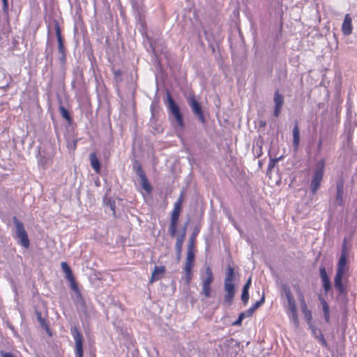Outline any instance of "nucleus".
Masks as SVG:
<instances>
[{
	"label": "nucleus",
	"instance_id": "obj_1",
	"mask_svg": "<svg viewBox=\"0 0 357 357\" xmlns=\"http://www.w3.org/2000/svg\"><path fill=\"white\" fill-rule=\"evenodd\" d=\"M326 161L324 159L318 160L313 167L310 181V190L315 194L321 187L325 172Z\"/></svg>",
	"mask_w": 357,
	"mask_h": 357
},
{
	"label": "nucleus",
	"instance_id": "obj_2",
	"mask_svg": "<svg viewBox=\"0 0 357 357\" xmlns=\"http://www.w3.org/2000/svg\"><path fill=\"white\" fill-rule=\"evenodd\" d=\"M234 279V270L231 266H229L226 270V276L224 282V289L225 291L224 300L228 305H231L235 295Z\"/></svg>",
	"mask_w": 357,
	"mask_h": 357
},
{
	"label": "nucleus",
	"instance_id": "obj_3",
	"mask_svg": "<svg viewBox=\"0 0 357 357\" xmlns=\"http://www.w3.org/2000/svg\"><path fill=\"white\" fill-rule=\"evenodd\" d=\"M166 106L169 111V113L172 116L177 124V126L181 129L184 128V123L183 115L181 113L179 107L174 100L169 92L167 93V99L165 101Z\"/></svg>",
	"mask_w": 357,
	"mask_h": 357
},
{
	"label": "nucleus",
	"instance_id": "obj_4",
	"mask_svg": "<svg viewBox=\"0 0 357 357\" xmlns=\"http://www.w3.org/2000/svg\"><path fill=\"white\" fill-rule=\"evenodd\" d=\"M183 195V194L181 192L180 197L174 205V209L171 214L169 231L172 237H174L177 231L178 221L182 209Z\"/></svg>",
	"mask_w": 357,
	"mask_h": 357
},
{
	"label": "nucleus",
	"instance_id": "obj_5",
	"mask_svg": "<svg viewBox=\"0 0 357 357\" xmlns=\"http://www.w3.org/2000/svg\"><path fill=\"white\" fill-rule=\"evenodd\" d=\"M200 279L202 280V294L206 297L209 298L211 295V284L213 282L214 278L211 268L207 266L205 268L204 273L202 272L200 274Z\"/></svg>",
	"mask_w": 357,
	"mask_h": 357
},
{
	"label": "nucleus",
	"instance_id": "obj_6",
	"mask_svg": "<svg viewBox=\"0 0 357 357\" xmlns=\"http://www.w3.org/2000/svg\"><path fill=\"white\" fill-rule=\"evenodd\" d=\"M13 222L16 229L15 238L21 245L26 248H29L30 243L24 225L16 217L13 218Z\"/></svg>",
	"mask_w": 357,
	"mask_h": 357
},
{
	"label": "nucleus",
	"instance_id": "obj_7",
	"mask_svg": "<svg viewBox=\"0 0 357 357\" xmlns=\"http://www.w3.org/2000/svg\"><path fill=\"white\" fill-rule=\"evenodd\" d=\"M70 333L75 340V357H84L83 342L84 337L77 326L70 327Z\"/></svg>",
	"mask_w": 357,
	"mask_h": 357
},
{
	"label": "nucleus",
	"instance_id": "obj_8",
	"mask_svg": "<svg viewBox=\"0 0 357 357\" xmlns=\"http://www.w3.org/2000/svg\"><path fill=\"white\" fill-rule=\"evenodd\" d=\"M48 41L52 44L57 43V45H63V40L58 22H54L53 27L49 29Z\"/></svg>",
	"mask_w": 357,
	"mask_h": 357
},
{
	"label": "nucleus",
	"instance_id": "obj_9",
	"mask_svg": "<svg viewBox=\"0 0 357 357\" xmlns=\"http://www.w3.org/2000/svg\"><path fill=\"white\" fill-rule=\"evenodd\" d=\"M188 102L193 113L197 116L198 119L202 123H205L206 119L199 102L195 99L194 96L190 97L188 100Z\"/></svg>",
	"mask_w": 357,
	"mask_h": 357
},
{
	"label": "nucleus",
	"instance_id": "obj_10",
	"mask_svg": "<svg viewBox=\"0 0 357 357\" xmlns=\"http://www.w3.org/2000/svg\"><path fill=\"white\" fill-rule=\"evenodd\" d=\"M346 273L342 272L336 271V274L334 279V287L335 289L337 291L338 294L342 295L344 294V287L342 284V279Z\"/></svg>",
	"mask_w": 357,
	"mask_h": 357
},
{
	"label": "nucleus",
	"instance_id": "obj_11",
	"mask_svg": "<svg viewBox=\"0 0 357 357\" xmlns=\"http://www.w3.org/2000/svg\"><path fill=\"white\" fill-rule=\"evenodd\" d=\"M320 277L321 278L323 287L324 291L327 293L331 288L330 279L326 273L324 266H321L319 268Z\"/></svg>",
	"mask_w": 357,
	"mask_h": 357
},
{
	"label": "nucleus",
	"instance_id": "obj_12",
	"mask_svg": "<svg viewBox=\"0 0 357 357\" xmlns=\"http://www.w3.org/2000/svg\"><path fill=\"white\" fill-rule=\"evenodd\" d=\"M336 189H337L336 201L337 202V204L341 206L343 204V196H344V181H343V180H339L337 182Z\"/></svg>",
	"mask_w": 357,
	"mask_h": 357
},
{
	"label": "nucleus",
	"instance_id": "obj_13",
	"mask_svg": "<svg viewBox=\"0 0 357 357\" xmlns=\"http://www.w3.org/2000/svg\"><path fill=\"white\" fill-rule=\"evenodd\" d=\"M342 31L344 35H349L352 31L351 18L349 14L344 17L342 24Z\"/></svg>",
	"mask_w": 357,
	"mask_h": 357
},
{
	"label": "nucleus",
	"instance_id": "obj_14",
	"mask_svg": "<svg viewBox=\"0 0 357 357\" xmlns=\"http://www.w3.org/2000/svg\"><path fill=\"white\" fill-rule=\"evenodd\" d=\"M293 133V146L295 150H297L300 144V131L298 123H295L292 130Z\"/></svg>",
	"mask_w": 357,
	"mask_h": 357
},
{
	"label": "nucleus",
	"instance_id": "obj_15",
	"mask_svg": "<svg viewBox=\"0 0 357 357\" xmlns=\"http://www.w3.org/2000/svg\"><path fill=\"white\" fill-rule=\"evenodd\" d=\"M347 256L340 255L337 265V271L346 273L348 267L347 266Z\"/></svg>",
	"mask_w": 357,
	"mask_h": 357
},
{
	"label": "nucleus",
	"instance_id": "obj_16",
	"mask_svg": "<svg viewBox=\"0 0 357 357\" xmlns=\"http://www.w3.org/2000/svg\"><path fill=\"white\" fill-rule=\"evenodd\" d=\"M265 301V297L264 295H262L261 299L258 301H257L255 303H254L247 311L244 312V313H246V317H250L252 315V314L255 312V311L262 304H264Z\"/></svg>",
	"mask_w": 357,
	"mask_h": 357
},
{
	"label": "nucleus",
	"instance_id": "obj_17",
	"mask_svg": "<svg viewBox=\"0 0 357 357\" xmlns=\"http://www.w3.org/2000/svg\"><path fill=\"white\" fill-rule=\"evenodd\" d=\"M321 304L322 305L324 317L325 321L328 324L330 322V308L327 302L323 298L319 297Z\"/></svg>",
	"mask_w": 357,
	"mask_h": 357
},
{
	"label": "nucleus",
	"instance_id": "obj_18",
	"mask_svg": "<svg viewBox=\"0 0 357 357\" xmlns=\"http://www.w3.org/2000/svg\"><path fill=\"white\" fill-rule=\"evenodd\" d=\"M90 162L92 168L96 173H99L100 170V164L95 153L89 155Z\"/></svg>",
	"mask_w": 357,
	"mask_h": 357
},
{
	"label": "nucleus",
	"instance_id": "obj_19",
	"mask_svg": "<svg viewBox=\"0 0 357 357\" xmlns=\"http://www.w3.org/2000/svg\"><path fill=\"white\" fill-rule=\"evenodd\" d=\"M165 271V266H155L154 267V270L152 272L151 275V282H153L155 280H158L160 278V275L163 274Z\"/></svg>",
	"mask_w": 357,
	"mask_h": 357
},
{
	"label": "nucleus",
	"instance_id": "obj_20",
	"mask_svg": "<svg viewBox=\"0 0 357 357\" xmlns=\"http://www.w3.org/2000/svg\"><path fill=\"white\" fill-rule=\"evenodd\" d=\"M184 240L185 238H183V234H179L176 237L175 248L178 258L181 257Z\"/></svg>",
	"mask_w": 357,
	"mask_h": 357
},
{
	"label": "nucleus",
	"instance_id": "obj_21",
	"mask_svg": "<svg viewBox=\"0 0 357 357\" xmlns=\"http://www.w3.org/2000/svg\"><path fill=\"white\" fill-rule=\"evenodd\" d=\"M286 312L288 314V317L290 321L294 324V326L297 328L299 326V319L298 317L297 310H287Z\"/></svg>",
	"mask_w": 357,
	"mask_h": 357
},
{
	"label": "nucleus",
	"instance_id": "obj_22",
	"mask_svg": "<svg viewBox=\"0 0 357 357\" xmlns=\"http://www.w3.org/2000/svg\"><path fill=\"white\" fill-rule=\"evenodd\" d=\"M160 33L159 31H157L156 34H153L152 33H146V43H149V45H155L159 42Z\"/></svg>",
	"mask_w": 357,
	"mask_h": 357
},
{
	"label": "nucleus",
	"instance_id": "obj_23",
	"mask_svg": "<svg viewBox=\"0 0 357 357\" xmlns=\"http://www.w3.org/2000/svg\"><path fill=\"white\" fill-rule=\"evenodd\" d=\"M140 179V183L142 185V188L148 193H150L152 191V187L149 183L146 174L141 176L139 177Z\"/></svg>",
	"mask_w": 357,
	"mask_h": 357
},
{
	"label": "nucleus",
	"instance_id": "obj_24",
	"mask_svg": "<svg viewBox=\"0 0 357 357\" xmlns=\"http://www.w3.org/2000/svg\"><path fill=\"white\" fill-rule=\"evenodd\" d=\"M51 160H52L51 156L45 157V155L43 154V151H39L38 155V161L40 165H42L43 167L49 164V162L51 161Z\"/></svg>",
	"mask_w": 357,
	"mask_h": 357
},
{
	"label": "nucleus",
	"instance_id": "obj_25",
	"mask_svg": "<svg viewBox=\"0 0 357 357\" xmlns=\"http://www.w3.org/2000/svg\"><path fill=\"white\" fill-rule=\"evenodd\" d=\"M103 202H104L105 207L109 208L112 212L113 215L115 216L116 211H115L114 200L110 197H109V198L105 197Z\"/></svg>",
	"mask_w": 357,
	"mask_h": 357
},
{
	"label": "nucleus",
	"instance_id": "obj_26",
	"mask_svg": "<svg viewBox=\"0 0 357 357\" xmlns=\"http://www.w3.org/2000/svg\"><path fill=\"white\" fill-rule=\"evenodd\" d=\"M61 268H62L63 271L66 274V278L68 280H70L73 278H74L72 271L66 262H65V261L61 262Z\"/></svg>",
	"mask_w": 357,
	"mask_h": 357
},
{
	"label": "nucleus",
	"instance_id": "obj_27",
	"mask_svg": "<svg viewBox=\"0 0 357 357\" xmlns=\"http://www.w3.org/2000/svg\"><path fill=\"white\" fill-rule=\"evenodd\" d=\"M273 100L275 106L282 107L284 104V97L282 94L279 93L278 91L275 92Z\"/></svg>",
	"mask_w": 357,
	"mask_h": 357
},
{
	"label": "nucleus",
	"instance_id": "obj_28",
	"mask_svg": "<svg viewBox=\"0 0 357 357\" xmlns=\"http://www.w3.org/2000/svg\"><path fill=\"white\" fill-rule=\"evenodd\" d=\"M77 139L66 137L67 147L70 151H74L77 147Z\"/></svg>",
	"mask_w": 357,
	"mask_h": 357
},
{
	"label": "nucleus",
	"instance_id": "obj_29",
	"mask_svg": "<svg viewBox=\"0 0 357 357\" xmlns=\"http://www.w3.org/2000/svg\"><path fill=\"white\" fill-rule=\"evenodd\" d=\"M200 229L198 227H196L192 232V234L190 236V238L189 239V243L188 247H194V243L196 239L197 236L198 235Z\"/></svg>",
	"mask_w": 357,
	"mask_h": 357
},
{
	"label": "nucleus",
	"instance_id": "obj_30",
	"mask_svg": "<svg viewBox=\"0 0 357 357\" xmlns=\"http://www.w3.org/2000/svg\"><path fill=\"white\" fill-rule=\"evenodd\" d=\"M132 168L139 177L145 174L139 162L135 161Z\"/></svg>",
	"mask_w": 357,
	"mask_h": 357
},
{
	"label": "nucleus",
	"instance_id": "obj_31",
	"mask_svg": "<svg viewBox=\"0 0 357 357\" xmlns=\"http://www.w3.org/2000/svg\"><path fill=\"white\" fill-rule=\"evenodd\" d=\"M59 112L63 119H65L66 120H67L68 121H70V120H71L70 115L68 111L63 106L59 107Z\"/></svg>",
	"mask_w": 357,
	"mask_h": 357
},
{
	"label": "nucleus",
	"instance_id": "obj_32",
	"mask_svg": "<svg viewBox=\"0 0 357 357\" xmlns=\"http://www.w3.org/2000/svg\"><path fill=\"white\" fill-rule=\"evenodd\" d=\"M303 314L304 318H305V321L307 322L309 326H311L312 319V315L311 311L310 310H307L306 311L303 312Z\"/></svg>",
	"mask_w": 357,
	"mask_h": 357
},
{
	"label": "nucleus",
	"instance_id": "obj_33",
	"mask_svg": "<svg viewBox=\"0 0 357 357\" xmlns=\"http://www.w3.org/2000/svg\"><path fill=\"white\" fill-rule=\"evenodd\" d=\"M185 261H195V254L193 252V248L188 246V252L187 257Z\"/></svg>",
	"mask_w": 357,
	"mask_h": 357
},
{
	"label": "nucleus",
	"instance_id": "obj_34",
	"mask_svg": "<svg viewBox=\"0 0 357 357\" xmlns=\"http://www.w3.org/2000/svg\"><path fill=\"white\" fill-rule=\"evenodd\" d=\"M241 300L244 305H247L248 300H249V290L243 289L242 294H241Z\"/></svg>",
	"mask_w": 357,
	"mask_h": 357
},
{
	"label": "nucleus",
	"instance_id": "obj_35",
	"mask_svg": "<svg viewBox=\"0 0 357 357\" xmlns=\"http://www.w3.org/2000/svg\"><path fill=\"white\" fill-rule=\"evenodd\" d=\"M287 304L286 307V311L296 309V301L294 298L292 299L287 300Z\"/></svg>",
	"mask_w": 357,
	"mask_h": 357
},
{
	"label": "nucleus",
	"instance_id": "obj_36",
	"mask_svg": "<svg viewBox=\"0 0 357 357\" xmlns=\"http://www.w3.org/2000/svg\"><path fill=\"white\" fill-rule=\"evenodd\" d=\"M70 282V287L72 290L76 294L79 295V290L78 289L77 284L75 280V278H73L70 280H68Z\"/></svg>",
	"mask_w": 357,
	"mask_h": 357
},
{
	"label": "nucleus",
	"instance_id": "obj_37",
	"mask_svg": "<svg viewBox=\"0 0 357 357\" xmlns=\"http://www.w3.org/2000/svg\"><path fill=\"white\" fill-rule=\"evenodd\" d=\"M183 280L186 284H189L192 280V271H184V275Z\"/></svg>",
	"mask_w": 357,
	"mask_h": 357
},
{
	"label": "nucleus",
	"instance_id": "obj_38",
	"mask_svg": "<svg viewBox=\"0 0 357 357\" xmlns=\"http://www.w3.org/2000/svg\"><path fill=\"white\" fill-rule=\"evenodd\" d=\"M310 328L312 331V334L314 335V337L317 339L319 337V335L321 334V331L320 329H318L317 328L314 327L311 324V326H310Z\"/></svg>",
	"mask_w": 357,
	"mask_h": 357
},
{
	"label": "nucleus",
	"instance_id": "obj_39",
	"mask_svg": "<svg viewBox=\"0 0 357 357\" xmlns=\"http://www.w3.org/2000/svg\"><path fill=\"white\" fill-rule=\"evenodd\" d=\"M194 266V261H185L184 271H192V269Z\"/></svg>",
	"mask_w": 357,
	"mask_h": 357
},
{
	"label": "nucleus",
	"instance_id": "obj_40",
	"mask_svg": "<svg viewBox=\"0 0 357 357\" xmlns=\"http://www.w3.org/2000/svg\"><path fill=\"white\" fill-rule=\"evenodd\" d=\"M347 252H348V250H347V239L344 238L342 245L340 255L347 256Z\"/></svg>",
	"mask_w": 357,
	"mask_h": 357
},
{
	"label": "nucleus",
	"instance_id": "obj_41",
	"mask_svg": "<svg viewBox=\"0 0 357 357\" xmlns=\"http://www.w3.org/2000/svg\"><path fill=\"white\" fill-rule=\"evenodd\" d=\"M282 289L283 291V293H284L285 297L289 296V295L292 294V293L291 291V289H290V288L289 287V286L287 284H282Z\"/></svg>",
	"mask_w": 357,
	"mask_h": 357
},
{
	"label": "nucleus",
	"instance_id": "obj_42",
	"mask_svg": "<svg viewBox=\"0 0 357 357\" xmlns=\"http://www.w3.org/2000/svg\"><path fill=\"white\" fill-rule=\"evenodd\" d=\"M245 317H246V313L241 312L238 319L234 322V325H240Z\"/></svg>",
	"mask_w": 357,
	"mask_h": 357
},
{
	"label": "nucleus",
	"instance_id": "obj_43",
	"mask_svg": "<svg viewBox=\"0 0 357 357\" xmlns=\"http://www.w3.org/2000/svg\"><path fill=\"white\" fill-rule=\"evenodd\" d=\"M3 3V11L5 14H8V0H2Z\"/></svg>",
	"mask_w": 357,
	"mask_h": 357
},
{
	"label": "nucleus",
	"instance_id": "obj_44",
	"mask_svg": "<svg viewBox=\"0 0 357 357\" xmlns=\"http://www.w3.org/2000/svg\"><path fill=\"white\" fill-rule=\"evenodd\" d=\"M318 340L319 341V342L324 346V347H326L327 346V342L324 337V335H322V333L319 335V337L318 338Z\"/></svg>",
	"mask_w": 357,
	"mask_h": 357
},
{
	"label": "nucleus",
	"instance_id": "obj_45",
	"mask_svg": "<svg viewBox=\"0 0 357 357\" xmlns=\"http://www.w3.org/2000/svg\"><path fill=\"white\" fill-rule=\"evenodd\" d=\"M318 340L319 341V342L324 346V347H326L327 346V342L324 337V335H322V333L319 335V337L318 338Z\"/></svg>",
	"mask_w": 357,
	"mask_h": 357
},
{
	"label": "nucleus",
	"instance_id": "obj_46",
	"mask_svg": "<svg viewBox=\"0 0 357 357\" xmlns=\"http://www.w3.org/2000/svg\"><path fill=\"white\" fill-rule=\"evenodd\" d=\"M0 354L1 357H14L13 354L10 352H6L4 351H1Z\"/></svg>",
	"mask_w": 357,
	"mask_h": 357
},
{
	"label": "nucleus",
	"instance_id": "obj_47",
	"mask_svg": "<svg viewBox=\"0 0 357 357\" xmlns=\"http://www.w3.org/2000/svg\"><path fill=\"white\" fill-rule=\"evenodd\" d=\"M298 301H299V302L301 303H302L303 301H305V298H304L303 294L299 290L298 287Z\"/></svg>",
	"mask_w": 357,
	"mask_h": 357
},
{
	"label": "nucleus",
	"instance_id": "obj_48",
	"mask_svg": "<svg viewBox=\"0 0 357 357\" xmlns=\"http://www.w3.org/2000/svg\"><path fill=\"white\" fill-rule=\"evenodd\" d=\"M251 282H252V279H251V277H250L248 280V281L245 282V284H244L243 289H247V290H249L250 287V285H251Z\"/></svg>",
	"mask_w": 357,
	"mask_h": 357
},
{
	"label": "nucleus",
	"instance_id": "obj_49",
	"mask_svg": "<svg viewBox=\"0 0 357 357\" xmlns=\"http://www.w3.org/2000/svg\"><path fill=\"white\" fill-rule=\"evenodd\" d=\"M58 51L60 55H66V46H58Z\"/></svg>",
	"mask_w": 357,
	"mask_h": 357
},
{
	"label": "nucleus",
	"instance_id": "obj_50",
	"mask_svg": "<svg viewBox=\"0 0 357 357\" xmlns=\"http://www.w3.org/2000/svg\"><path fill=\"white\" fill-rule=\"evenodd\" d=\"M281 109H282V107L275 106V108H274V116L275 117H278L280 115V112H281Z\"/></svg>",
	"mask_w": 357,
	"mask_h": 357
},
{
	"label": "nucleus",
	"instance_id": "obj_51",
	"mask_svg": "<svg viewBox=\"0 0 357 357\" xmlns=\"http://www.w3.org/2000/svg\"><path fill=\"white\" fill-rule=\"evenodd\" d=\"M300 304H301V308L302 312L308 310L307 303L305 301H303V302L301 303Z\"/></svg>",
	"mask_w": 357,
	"mask_h": 357
},
{
	"label": "nucleus",
	"instance_id": "obj_52",
	"mask_svg": "<svg viewBox=\"0 0 357 357\" xmlns=\"http://www.w3.org/2000/svg\"><path fill=\"white\" fill-rule=\"evenodd\" d=\"M114 74L115 79L116 80H118L119 78L121 76L122 73L120 70H117L114 71Z\"/></svg>",
	"mask_w": 357,
	"mask_h": 357
},
{
	"label": "nucleus",
	"instance_id": "obj_53",
	"mask_svg": "<svg viewBox=\"0 0 357 357\" xmlns=\"http://www.w3.org/2000/svg\"><path fill=\"white\" fill-rule=\"evenodd\" d=\"M322 144H323V140L321 139H320L319 141L318 145H317V152L318 153H320L321 151Z\"/></svg>",
	"mask_w": 357,
	"mask_h": 357
},
{
	"label": "nucleus",
	"instance_id": "obj_54",
	"mask_svg": "<svg viewBox=\"0 0 357 357\" xmlns=\"http://www.w3.org/2000/svg\"><path fill=\"white\" fill-rule=\"evenodd\" d=\"M60 61L62 63H64L66 61V55H60Z\"/></svg>",
	"mask_w": 357,
	"mask_h": 357
},
{
	"label": "nucleus",
	"instance_id": "obj_55",
	"mask_svg": "<svg viewBox=\"0 0 357 357\" xmlns=\"http://www.w3.org/2000/svg\"><path fill=\"white\" fill-rule=\"evenodd\" d=\"M186 234V225L183 228L180 234H183V238H185Z\"/></svg>",
	"mask_w": 357,
	"mask_h": 357
},
{
	"label": "nucleus",
	"instance_id": "obj_56",
	"mask_svg": "<svg viewBox=\"0 0 357 357\" xmlns=\"http://www.w3.org/2000/svg\"><path fill=\"white\" fill-rule=\"evenodd\" d=\"M76 298H77V301L79 302V301L82 300V294L81 292L79 291V295L78 294H76Z\"/></svg>",
	"mask_w": 357,
	"mask_h": 357
},
{
	"label": "nucleus",
	"instance_id": "obj_57",
	"mask_svg": "<svg viewBox=\"0 0 357 357\" xmlns=\"http://www.w3.org/2000/svg\"><path fill=\"white\" fill-rule=\"evenodd\" d=\"M279 159H275L270 162L269 166H273L275 162H278Z\"/></svg>",
	"mask_w": 357,
	"mask_h": 357
},
{
	"label": "nucleus",
	"instance_id": "obj_58",
	"mask_svg": "<svg viewBox=\"0 0 357 357\" xmlns=\"http://www.w3.org/2000/svg\"><path fill=\"white\" fill-rule=\"evenodd\" d=\"M38 319H39V321H40V322L41 325H42V326H44V324H45V320H44V319H43L41 317H39V318H38Z\"/></svg>",
	"mask_w": 357,
	"mask_h": 357
},
{
	"label": "nucleus",
	"instance_id": "obj_59",
	"mask_svg": "<svg viewBox=\"0 0 357 357\" xmlns=\"http://www.w3.org/2000/svg\"><path fill=\"white\" fill-rule=\"evenodd\" d=\"M286 298H287V300L294 298V296H293L292 294H291V295H289V296H286Z\"/></svg>",
	"mask_w": 357,
	"mask_h": 357
},
{
	"label": "nucleus",
	"instance_id": "obj_60",
	"mask_svg": "<svg viewBox=\"0 0 357 357\" xmlns=\"http://www.w3.org/2000/svg\"><path fill=\"white\" fill-rule=\"evenodd\" d=\"M155 46H153V45H151V47L152 50H153L154 52H155Z\"/></svg>",
	"mask_w": 357,
	"mask_h": 357
},
{
	"label": "nucleus",
	"instance_id": "obj_61",
	"mask_svg": "<svg viewBox=\"0 0 357 357\" xmlns=\"http://www.w3.org/2000/svg\"><path fill=\"white\" fill-rule=\"evenodd\" d=\"M212 50H213V52H215V47H214V46H212Z\"/></svg>",
	"mask_w": 357,
	"mask_h": 357
}]
</instances>
